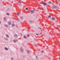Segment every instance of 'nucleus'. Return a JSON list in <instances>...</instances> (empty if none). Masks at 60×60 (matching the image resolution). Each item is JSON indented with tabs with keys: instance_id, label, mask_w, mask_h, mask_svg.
Masks as SVG:
<instances>
[{
	"instance_id": "obj_35",
	"label": "nucleus",
	"mask_w": 60,
	"mask_h": 60,
	"mask_svg": "<svg viewBox=\"0 0 60 60\" xmlns=\"http://www.w3.org/2000/svg\"><path fill=\"white\" fill-rule=\"evenodd\" d=\"M58 1H59V0H58Z\"/></svg>"
},
{
	"instance_id": "obj_28",
	"label": "nucleus",
	"mask_w": 60,
	"mask_h": 60,
	"mask_svg": "<svg viewBox=\"0 0 60 60\" xmlns=\"http://www.w3.org/2000/svg\"><path fill=\"white\" fill-rule=\"evenodd\" d=\"M37 34V35H39V34Z\"/></svg>"
},
{
	"instance_id": "obj_1",
	"label": "nucleus",
	"mask_w": 60,
	"mask_h": 60,
	"mask_svg": "<svg viewBox=\"0 0 60 60\" xmlns=\"http://www.w3.org/2000/svg\"><path fill=\"white\" fill-rule=\"evenodd\" d=\"M57 8H58V6H55V5L53 6L52 7V9H57Z\"/></svg>"
},
{
	"instance_id": "obj_10",
	"label": "nucleus",
	"mask_w": 60,
	"mask_h": 60,
	"mask_svg": "<svg viewBox=\"0 0 60 60\" xmlns=\"http://www.w3.org/2000/svg\"><path fill=\"white\" fill-rule=\"evenodd\" d=\"M25 9H26V10H28V8H25Z\"/></svg>"
},
{
	"instance_id": "obj_11",
	"label": "nucleus",
	"mask_w": 60,
	"mask_h": 60,
	"mask_svg": "<svg viewBox=\"0 0 60 60\" xmlns=\"http://www.w3.org/2000/svg\"><path fill=\"white\" fill-rule=\"evenodd\" d=\"M5 49H6V50H8V49L7 48L5 47Z\"/></svg>"
},
{
	"instance_id": "obj_16",
	"label": "nucleus",
	"mask_w": 60,
	"mask_h": 60,
	"mask_svg": "<svg viewBox=\"0 0 60 60\" xmlns=\"http://www.w3.org/2000/svg\"><path fill=\"white\" fill-rule=\"evenodd\" d=\"M6 36H7V37H9V36H8V35H6Z\"/></svg>"
},
{
	"instance_id": "obj_5",
	"label": "nucleus",
	"mask_w": 60,
	"mask_h": 60,
	"mask_svg": "<svg viewBox=\"0 0 60 60\" xmlns=\"http://www.w3.org/2000/svg\"><path fill=\"white\" fill-rule=\"evenodd\" d=\"M44 4L45 5H47V3H44Z\"/></svg>"
},
{
	"instance_id": "obj_13",
	"label": "nucleus",
	"mask_w": 60,
	"mask_h": 60,
	"mask_svg": "<svg viewBox=\"0 0 60 60\" xmlns=\"http://www.w3.org/2000/svg\"><path fill=\"white\" fill-rule=\"evenodd\" d=\"M13 41H14V42L15 43V42H16V41L15 40H14Z\"/></svg>"
},
{
	"instance_id": "obj_22",
	"label": "nucleus",
	"mask_w": 60,
	"mask_h": 60,
	"mask_svg": "<svg viewBox=\"0 0 60 60\" xmlns=\"http://www.w3.org/2000/svg\"><path fill=\"white\" fill-rule=\"evenodd\" d=\"M7 15H9V14L8 13H7Z\"/></svg>"
},
{
	"instance_id": "obj_27",
	"label": "nucleus",
	"mask_w": 60,
	"mask_h": 60,
	"mask_svg": "<svg viewBox=\"0 0 60 60\" xmlns=\"http://www.w3.org/2000/svg\"><path fill=\"white\" fill-rule=\"evenodd\" d=\"M42 10H44V9L43 8H42Z\"/></svg>"
},
{
	"instance_id": "obj_31",
	"label": "nucleus",
	"mask_w": 60,
	"mask_h": 60,
	"mask_svg": "<svg viewBox=\"0 0 60 60\" xmlns=\"http://www.w3.org/2000/svg\"><path fill=\"white\" fill-rule=\"evenodd\" d=\"M36 58L37 59V56H36Z\"/></svg>"
},
{
	"instance_id": "obj_6",
	"label": "nucleus",
	"mask_w": 60,
	"mask_h": 60,
	"mask_svg": "<svg viewBox=\"0 0 60 60\" xmlns=\"http://www.w3.org/2000/svg\"><path fill=\"white\" fill-rule=\"evenodd\" d=\"M48 3L49 4H51V1H49L48 2Z\"/></svg>"
},
{
	"instance_id": "obj_19",
	"label": "nucleus",
	"mask_w": 60,
	"mask_h": 60,
	"mask_svg": "<svg viewBox=\"0 0 60 60\" xmlns=\"http://www.w3.org/2000/svg\"><path fill=\"white\" fill-rule=\"evenodd\" d=\"M23 17H21V19H23Z\"/></svg>"
},
{
	"instance_id": "obj_3",
	"label": "nucleus",
	"mask_w": 60,
	"mask_h": 60,
	"mask_svg": "<svg viewBox=\"0 0 60 60\" xmlns=\"http://www.w3.org/2000/svg\"><path fill=\"white\" fill-rule=\"evenodd\" d=\"M52 19L53 20H55V19L54 17H52Z\"/></svg>"
},
{
	"instance_id": "obj_26",
	"label": "nucleus",
	"mask_w": 60,
	"mask_h": 60,
	"mask_svg": "<svg viewBox=\"0 0 60 60\" xmlns=\"http://www.w3.org/2000/svg\"><path fill=\"white\" fill-rule=\"evenodd\" d=\"M41 52H42V53H43V51H41Z\"/></svg>"
},
{
	"instance_id": "obj_30",
	"label": "nucleus",
	"mask_w": 60,
	"mask_h": 60,
	"mask_svg": "<svg viewBox=\"0 0 60 60\" xmlns=\"http://www.w3.org/2000/svg\"><path fill=\"white\" fill-rule=\"evenodd\" d=\"M21 36H22V34H21Z\"/></svg>"
},
{
	"instance_id": "obj_34",
	"label": "nucleus",
	"mask_w": 60,
	"mask_h": 60,
	"mask_svg": "<svg viewBox=\"0 0 60 60\" xmlns=\"http://www.w3.org/2000/svg\"><path fill=\"white\" fill-rule=\"evenodd\" d=\"M1 23V22H0V24Z\"/></svg>"
},
{
	"instance_id": "obj_4",
	"label": "nucleus",
	"mask_w": 60,
	"mask_h": 60,
	"mask_svg": "<svg viewBox=\"0 0 60 60\" xmlns=\"http://www.w3.org/2000/svg\"><path fill=\"white\" fill-rule=\"evenodd\" d=\"M8 24L9 25H10L11 24V23L10 22H8Z\"/></svg>"
},
{
	"instance_id": "obj_33",
	"label": "nucleus",
	"mask_w": 60,
	"mask_h": 60,
	"mask_svg": "<svg viewBox=\"0 0 60 60\" xmlns=\"http://www.w3.org/2000/svg\"><path fill=\"white\" fill-rule=\"evenodd\" d=\"M40 34H41V33H40Z\"/></svg>"
},
{
	"instance_id": "obj_21",
	"label": "nucleus",
	"mask_w": 60,
	"mask_h": 60,
	"mask_svg": "<svg viewBox=\"0 0 60 60\" xmlns=\"http://www.w3.org/2000/svg\"><path fill=\"white\" fill-rule=\"evenodd\" d=\"M35 46H36V47H37V45L36 44L35 45Z\"/></svg>"
},
{
	"instance_id": "obj_8",
	"label": "nucleus",
	"mask_w": 60,
	"mask_h": 60,
	"mask_svg": "<svg viewBox=\"0 0 60 60\" xmlns=\"http://www.w3.org/2000/svg\"><path fill=\"white\" fill-rule=\"evenodd\" d=\"M23 37L24 38H25V39H26V37L25 36H24Z\"/></svg>"
},
{
	"instance_id": "obj_15",
	"label": "nucleus",
	"mask_w": 60,
	"mask_h": 60,
	"mask_svg": "<svg viewBox=\"0 0 60 60\" xmlns=\"http://www.w3.org/2000/svg\"><path fill=\"white\" fill-rule=\"evenodd\" d=\"M27 52L28 53H29L30 52L28 50L27 51Z\"/></svg>"
},
{
	"instance_id": "obj_7",
	"label": "nucleus",
	"mask_w": 60,
	"mask_h": 60,
	"mask_svg": "<svg viewBox=\"0 0 60 60\" xmlns=\"http://www.w3.org/2000/svg\"><path fill=\"white\" fill-rule=\"evenodd\" d=\"M14 36L15 37H17L18 36H17V35L15 34L14 35Z\"/></svg>"
},
{
	"instance_id": "obj_25",
	"label": "nucleus",
	"mask_w": 60,
	"mask_h": 60,
	"mask_svg": "<svg viewBox=\"0 0 60 60\" xmlns=\"http://www.w3.org/2000/svg\"><path fill=\"white\" fill-rule=\"evenodd\" d=\"M5 26H7V25H5Z\"/></svg>"
},
{
	"instance_id": "obj_9",
	"label": "nucleus",
	"mask_w": 60,
	"mask_h": 60,
	"mask_svg": "<svg viewBox=\"0 0 60 60\" xmlns=\"http://www.w3.org/2000/svg\"><path fill=\"white\" fill-rule=\"evenodd\" d=\"M12 26H15V25L14 24H12Z\"/></svg>"
},
{
	"instance_id": "obj_12",
	"label": "nucleus",
	"mask_w": 60,
	"mask_h": 60,
	"mask_svg": "<svg viewBox=\"0 0 60 60\" xmlns=\"http://www.w3.org/2000/svg\"><path fill=\"white\" fill-rule=\"evenodd\" d=\"M48 18H51V16H50L49 15L48 16Z\"/></svg>"
},
{
	"instance_id": "obj_14",
	"label": "nucleus",
	"mask_w": 60,
	"mask_h": 60,
	"mask_svg": "<svg viewBox=\"0 0 60 60\" xmlns=\"http://www.w3.org/2000/svg\"><path fill=\"white\" fill-rule=\"evenodd\" d=\"M19 3H21V1H19L18 2Z\"/></svg>"
},
{
	"instance_id": "obj_23",
	"label": "nucleus",
	"mask_w": 60,
	"mask_h": 60,
	"mask_svg": "<svg viewBox=\"0 0 60 60\" xmlns=\"http://www.w3.org/2000/svg\"><path fill=\"white\" fill-rule=\"evenodd\" d=\"M32 22V21H30V23H31Z\"/></svg>"
},
{
	"instance_id": "obj_29",
	"label": "nucleus",
	"mask_w": 60,
	"mask_h": 60,
	"mask_svg": "<svg viewBox=\"0 0 60 60\" xmlns=\"http://www.w3.org/2000/svg\"><path fill=\"white\" fill-rule=\"evenodd\" d=\"M11 59H12V60H13V58H11Z\"/></svg>"
},
{
	"instance_id": "obj_18",
	"label": "nucleus",
	"mask_w": 60,
	"mask_h": 60,
	"mask_svg": "<svg viewBox=\"0 0 60 60\" xmlns=\"http://www.w3.org/2000/svg\"><path fill=\"white\" fill-rule=\"evenodd\" d=\"M17 15L18 16H19V13H17Z\"/></svg>"
},
{
	"instance_id": "obj_20",
	"label": "nucleus",
	"mask_w": 60,
	"mask_h": 60,
	"mask_svg": "<svg viewBox=\"0 0 60 60\" xmlns=\"http://www.w3.org/2000/svg\"><path fill=\"white\" fill-rule=\"evenodd\" d=\"M27 37H29V34H27Z\"/></svg>"
},
{
	"instance_id": "obj_2",
	"label": "nucleus",
	"mask_w": 60,
	"mask_h": 60,
	"mask_svg": "<svg viewBox=\"0 0 60 60\" xmlns=\"http://www.w3.org/2000/svg\"><path fill=\"white\" fill-rule=\"evenodd\" d=\"M30 12H31V13H34V10H31L30 11Z\"/></svg>"
},
{
	"instance_id": "obj_24",
	"label": "nucleus",
	"mask_w": 60,
	"mask_h": 60,
	"mask_svg": "<svg viewBox=\"0 0 60 60\" xmlns=\"http://www.w3.org/2000/svg\"><path fill=\"white\" fill-rule=\"evenodd\" d=\"M4 20H5V17L4 18Z\"/></svg>"
},
{
	"instance_id": "obj_17",
	"label": "nucleus",
	"mask_w": 60,
	"mask_h": 60,
	"mask_svg": "<svg viewBox=\"0 0 60 60\" xmlns=\"http://www.w3.org/2000/svg\"><path fill=\"white\" fill-rule=\"evenodd\" d=\"M39 28V29H40V30H41V32L42 31V30H41V28Z\"/></svg>"
},
{
	"instance_id": "obj_32",
	"label": "nucleus",
	"mask_w": 60,
	"mask_h": 60,
	"mask_svg": "<svg viewBox=\"0 0 60 60\" xmlns=\"http://www.w3.org/2000/svg\"><path fill=\"white\" fill-rule=\"evenodd\" d=\"M57 28V29H58V28Z\"/></svg>"
}]
</instances>
